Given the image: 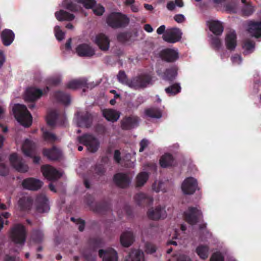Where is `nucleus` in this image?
I'll use <instances>...</instances> for the list:
<instances>
[{
	"mask_svg": "<svg viewBox=\"0 0 261 261\" xmlns=\"http://www.w3.org/2000/svg\"><path fill=\"white\" fill-rule=\"evenodd\" d=\"M91 170L94 176H101L105 174L106 169L102 164H96L94 167L91 168Z\"/></svg>",
	"mask_w": 261,
	"mask_h": 261,
	"instance_id": "nucleus-45",
	"label": "nucleus"
},
{
	"mask_svg": "<svg viewBox=\"0 0 261 261\" xmlns=\"http://www.w3.org/2000/svg\"><path fill=\"white\" fill-rule=\"evenodd\" d=\"M22 185L23 188L26 189L36 191L41 188L43 182L39 179L30 177L24 179Z\"/></svg>",
	"mask_w": 261,
	"mask_h": 261,
	"instance_id": "nucleus-22",
	"label": "nucleus"
},
{
	"mask_svg": "<svg viewBox=\"0 0 261 261\" xmlns=\"http://www.w3.org/2000/svg\"><path fill=\"white\" fill-rule=\"evenodd\" d=\"M255 43L251 40H247L244 41L243 47L249 51L254 48Z\"/></svg>",
	"mask_w": 261,
	"mask_h": 261,
	"instance_id": "nucleus-54",
	"label": "nucleus"
},
{
	"mask_svg": "<svg viewBox=\"0 0 261 261\" xmlns=\"http://www.w3.org/2000/svg\"><path fill=\"white\" fill-rule=\"evenodd\" d=\"M10 238L15 244L23 245L26 240L27 231L21 224H15L11 228Z\"/></svg>",
	"mask_w": 261,
	"mask_h": 261,
	"instance_id": "nucleus-5",
	"label": "nucleus"
},
{
	"mask_svg": "<svg viewBox=\"0 0 261 261\" xmlns=\"http://www.w3.org/2000/svg\"><path fill=\"white\" fill-rule=\"evenodd\" d=\"M148 174L146 172H143L139 173L136 178L137 187H142L147 181L148 179Z\"/></svg>",
	"mask_w": 261,
	"mask_h": 261,
	"instance_id": "nucleus-49",
	"label": "nucleus"
},
{
	"mask_svg": "<svg viewBox=\"0 0 261 261\" xmlns=\"http://www.w3.org/2000/svg\"><path fill=\"white\" fill-rule=\"evenodd\" d=\"M43 138L45 141L49 143H54L57 140V136L53 133L45 131L43 132Z\"/></svg>",
	"mask_w": 261,
	"mask_h": 261,
	"instance_id": "nucleus-50",
	"label": "nucleus"
},
{
	"mask_svg": "<svg viewBox=\"0 0 261 261\" xmlns=\"http://www.w3.org/2000/svg\"><path fill=\"white\" fill-rule=\"evenodd\" d=\"M89 243L90 247L93 249V251L95 252L97 249L102 247L103 241L99 238H92L90 239Z\"/></svg>",
	"mask_w": 261,
	"mask_h": 261,
	"instance_id": "nucleus-47",
	"label": "nucleus"
},
{
	"mask_svg": "<svg viewBox=\"0 0 261 261\" xmlns=\"http://www.w3.org/2000/svg\"><path fill=\"white\" fill-rule=\"evenodd\" d=\"M145 114L147 116L153 118L159 119L162 116L161 111L155 108H150L146 109Z\"/></svg>",
	"mask_w": 261,
	"mask_h": 261,
	"instance_id": "nucleus-42",
	"label": "nucleus"
},
{
	"mask_svg": "<svg viewBox=\"0 0 261 261\" xmlns=\"http://www.w3.org/2000/svg\"><path fill=\"white\" fill-rule=\"evenodd\" d=\"M58 117V114L56 111H51L48 112L46 117L47 124L51 127L54 126Z\"/></svg>",
	"mask_w": 261,
	"mask_h": 261,
	"instance_id": "nucleus-44",
	"label": "nucleus"
},
{
	"mask_svg": "<svg viewBox=\"0 0 261 261\" xmlns=\"http://www.w3.org/2000/svg\"><path fill=\"white\" fill-rule=\"evenodd\" d=\"M254 12V8L251 6L247 5L243 9L244 14L247 16L251 15Z\"/></svg>",
	"mask_w": 261,
	"mask_h": 261,
	"instance_id": "nucleus-59",
	"label": "nucleus"
},
{
	"mask_svg": "<svg viewBox=\"0 0 261 261\" xmlns=\"http://www.w3.org/2000/svg\"><path fill=\"white\" fill-rule=\"evenodd\" d=\"M87 80L86 79H79L70 81L67 85V88L70 89H76L82 87L89 88Z\"/></svg>",
	"mask_w": 261,
	"mask_h": 261,
	"instance_id": "nucleus-31",
	"label": "nucleus"
},
{
	"mask_svg": "<svg viewBox=\"0 0 261 261\" xmlns=\"http://www.w3.org/2000/svg\"><path fill=\"white\" fill-rule=\"evenodd\" d=\"M140 149H139V152H142L144 151L145 148L148 146V141L146 139H143L140 142Z\"/></svg>",
	"mask_w": 261,
	"mask_h": 261,
	"instance_id": "nucleus-61",
	"label": "nucleus"
},
{
	"mask_svg": "<svg viewBox=\"0 0 261 261\" xmlns=\"http://www.w3.org/2000/svg\"><path fill=\"white\" fill-rule=\"evenodd\" d=\"M42 153L49 160L53 161H59L62 155L61 150L56 146H53L51 148L43 149Z\"/></svg>",
	"mask_w": 261,
	"mask_h": 261,
	"instance_id": "nucleus-21",
	"label": "nucleus"
},
{
	"mask_svg": "<svg viewBox=\"0 0 261 261\" xmlns=\"http://www.w3.org/2000/svg\"><path fill=\"white\" fill-rule=\"evenodd\" d=\"M139 118L136 116H125L121 121V127L123 130H127L137 127Z\"/></svg>",
	"mask_w": 261,
	"mask_h": 261,
	"instance_id": "nucleus-16",
	"label": "nucleus"
},
{
	"mask_svg": "<svg viewBox=\"0 0 261 261\" xmlns=\"http://www.w3.org/2000/svg\"><path fill=\"white\" fill-rule=\"evenodd\" d=\"M1 37L3 44L8 46L13 42L15 34L11 30L6 29L2 32Z\"/></svg>",
	"mask_w": 261,
	"mask_h": 261,
	"instance_id": "nucleus-29",
	"label": "nucleus"
},
{
	"mask_svg": "<svg viewBox=\"0 0 261 261\" xmlns=\"http://www.w3.org/2000/svg\"><path fill=\"white\" fill-rule=\"evenodd\" d=\"M55 16L57 20L62 21H71L74 19L75 16L66 11L60 10L55 13Z\"/></svg>",
	"mask_w": 261,
	"mask_h": 261,
	"instance_id": "nucleus-39",
	"label": "nucleus"
},
{
	"mask_svg": "<svg viewBox=\"0 0 261 261\" xmlns=\"http://www.w3.org/2000/svg\"><path fill=\"white\" fill-rule=\"evenodd\" d=\"M197 181L194 178L190 177L186 178L182 182L181 189L184 194H192L197 189Z\"/></svg>",
	"mask_w": 261,
	"mask_h": 261,
	"instance_id": "nucleus-17",
	"label": "nucleus"
},
{
	"mask_svg": "<svg viewBox=\"0 0 261 261\" xmlns=\"http://www.w3.org/2000/svg\"><path fill=\"white\" fill-rule=\"evenodd\" d=\"M35 205L37 212L40 213H47L50 209L48 200L43 194L36 196Z\"/></svg>",
	"mask_w": 261,
	"mask_h": 261,
	"instance_id": "nucleus-12",
	"label": "nucleus"
},
{
	"mask_svg": "<svg viewBox=\"0 0 261 261\" xmlns=\"http://www.w3.org/2000/svg\"><path fill=\"white\" fill-rule=\"evenodd\" d=\"M225 45L227 49L233 50L237 46V34L234 31H229L226 35Z\"/></svg>",
	"mask_w": 261,
	"mask_h": 261,
	"instance_id": "nucleus-27",
	"label": "nucleus"
},
{
	"mask_svg": "<svg viewBox=\"0 0 261 261\" xmlns=\"http://www.w3.org/2000/svg\"><path fill=\"white\" fill-rule=\"evenodd\" d=\"M62 6L64 8L71 12H76L79 9V6L71 0H64Z\"/></svg>",
	"mask_w": 261,
	"mask_h": 261,
	"instance_id": "nucleus-46",
	"label": "nucleus"
},
{
	"mask_svg": "<svg viewBox=\"0 0 261 261\" xmlns=\"http://www.w3.org/2000/svg\"><path fill=\"white\" fill-rule=\"evenodd\" d=\"M182 33L178 28H173L167 29L163 36L164 41L170 43L179 41L181 38Z\"/></svg>",
	"mask_w": 261,
	"mask_h": 261,
	"instance_id": "nucleus-11",
	"label": "nucleus"
},
{
	"mask_svg": "<svg viewBox=\"0 0 261 261\" xmlns=\"http://www.w3.org/2000/svg\"><path fill=\"white\" fill-rule=\"evenodd\" d=\"M181 87L179 83H174L165 88V91L169 96H174L181 91Z\"/></svg>",
	"mask_w": 261,
	"mask_h": 261,
	"instance_id": "nucleus-41",
	"label": "nucleus"
},
{
	"mask_svg": "<svg viewBox=\"0 0 261 261\" xmlns=\"http://www.w3.org/2000/svg\"><path fill=\"white\" fill-rule=\"evenodd\" d=\"M33 199L31 197H22L18 201V205L21 211H30L33 204Z\"/></svg>",
	"mask_w": 261,
	"mask_h": 261,
	"instance_id": "nucleus-33",
	"label": "nucleus"
},
{
	"mask_svg": "<svg viewBox=\"0 0 261 261\" xmlns=\"http://www.w3.org/2000/svg\"><path fill=\"white\" fill-rule=\"evenodd\" d=\"M85 202L91 210L98 214H104L111 208L110 204L108 201L102 200L95 203L94 198L90 194L86 196Z\"/></svg>",
	"mask_w": 261,
	"mask_h": 261,
	"instance_id": "nucleus-4",
	"label": "nucleus"
},
{
	"mask_svg": "<svg viewBox=\"0 0 261 261\" xmlns=\"http://www.w3.org/2000/svg\"><path fill=\"white\" fill-rule=\"evenodd\" d=\"M80 143L87 147L88 150L91 152H95L99 147L98 140L93 135L88 134H84L77 137Z\"/></svg>",
	"mask_w": 261,
	"mask_h": 261,
	"instance_id": "nucleus-6",
	"label": "nucleus"
},
{
	"mask_svg": "<svg viewBox=\"0 0 261 261\" xmlns=\"http://www.w3.org/2000/svg\"><path fill=\"white\" fill-rule=\"evenodd\" d=\"M9 170L5 164L0 165V175L2 176H6L9 174Z\"/></svg>",
	"mask_w": 261,
	"mask_h": 261,
	"instance_id": "nucleus-58",
	"label": "nucleus"
},
{
	"mask_svg": "<svg viewBox=\"0 0 261 261\" xmlns=\"http://www.w3.org/2000/svg\"><path fill=\"white\" fill-rule=\"evenodd\" d=\"M41 171L43 176L49 180H56L62 176V174L59 171L49 165L42 166Z\"/></svg>",
	"mask_w": 261,
	"mask_h": 261,
	"instance_id": "nucleus-13",
	"label": "nucleus"
},
{
	"mask_svg": "<svg viewBox=\"0 0 261 261\" xmlns=\"http://www.w3.org/2000/svg\"><path fill=\"white\" fill-rule=\"evenodd\" d=\"M84 257L86 260L88 261H94L95 259V255H93L91 252H85L84 253Z\"/></svg>",
	"mask_w": 261,
	"mask_h": 261,
	"instance_id": "nucleus-60",
	"label": "nucleus"
},
{
	"mask_svg": "<svg viewBox=\"0 0 261 261\" xmlns=\"http://www.w3.org/2000/svg\"><path fill=\"white\" fill-rule=\"evenodd\" d=\"M152 77L148 73H142L130 79L128 87L135 90L144 89L152 84Z\"/></svg>",
	"mask_w": 261,
	"mask_h": 261,
	"instance_id": "nucleus-3",
	"label": "nucleus"
},
{
	"mask_svg": "<svg viewBox=\"0 0 261 261\" xmlns=\"http://www.w3.org/2000/svg\"><path fill=\"white\" fill-rule=\"evenodd\" d=\"M147 216L150 219L158 220L165 218L167 216V213L165 207L159 205L155 208H149L147 212Z\"/></svg>",
	"mask_w": 261,
	"mask_h": 261,
	"instance_id": "nucleus-18",
	"label": "nucleus"
},
{
	"mask_svg": "<svg viewBox=\"0 0 261 261\" xmlns=\"http://www.w3.org/2000/svg\"><path fill=\"white\" fill-rule=\"evenodd\" d=\"M76 51L80 57H91L95 54V51L92 47L86 43L79 45L76 48Z\"/></svg>",
	"mask_w": 261,
	"mask_h": 261,
	"instance_id": "nucleus-25",
	"label": "nucleus"
},
{
	"mask_svg": "<svg viewBox=\"0 0 261 261\" xmlns=\"http://www.w3.org/2000/svg\"><path fill=\"white\" fill-rule=\"evenodd\" d=\"M248 32L253 36L259 38L261 36V22L251 21L248 24Z\"/></svg>",
	"mask_w": 261,
	"mask_h": 261,
	"instance_id": "nucleus-32",
	"label": "nucleus"
},
{
	"mask_svg": "<svg viewBox=\"0 0 261 261\" xmlns=\"http://www.w3.org/2000/svg\"><path fill=\"white\" fill-rule=\"evenodd\" d=\"M125 261H144V253L139 249H132Z\"/></svg>",
	"mask_w": 261,
	"mask_h": 261,
	"instance_id": "nucleus-34",
	"label": "nucleus"
},
{
	"mask_svg": "<svg viewBox=\"0 0 261 261\" xmlns=\"http://www.w3.org/2000/svg\"><path fill=\"white\" fill-rule=\"evenodd\" d=\"M231 60L233 63L240 64L242 62L241 57L238 54L234 55L233 56H232L231 58Z\"/></svg>",
	"mask_w": 261,
	"mask_h": 261,
	"instance_id": "nucleus-63",
	"label": "nucleus"
},
{
	"mask_svg": "<svg viewBox=\"0 0 261 261\" xmlns=\"http://www.w3.org/2000/svg\"><path fill=\"white\" fill-rule=\"evenodd\" d=\"M113 180L118 187L121 188H125L129 186L131 179L127 174L118 173L114 175Z\"/></svg>",
	"mask_w": 261,
	"mask_h": 261,
	"instance_id": "nucleus-20",
	"label": "nucleus"
},
{
	"mask_svg": "<svg viewBox=\"0 0 261 261\" xmlns=\"http://www.w3.org/2000/svg\"><path fill=\"white\" fill-rule=\"evenodd\" d=\"M107 23L113 29L125 28L129 22V18L120 12H112L107 18Z\"/></svg>",
	"mask_w": 261,
	"mask_h": 261,
	"instance_id": "nucleus-2",
	"label": "nucleus"
},
{
	"mask_svg": "<svg viewBox=\"0 0 261 261\" xmlns=\"http://www.w3.org/2000/svg\"><path fill=\"white\" fill-rule=\"evenodd\" d=\"M55 98L59 102L65 105H68L70 102V95L62 91H57L54 94Z\"/></svg>",
	"mask_w": 261,
	"mask_h": 261,
	"instance_id": "nucleus-40",
	"label": "nucleus"
},
{
	"mask_svg": "<svg viewBox=\"0 0 261 261\" xmlns=\"http://www.w3.org/2000/svg\"><path fill=\"white\" fill-rule=\"evenodd\" d=\"M54 31L55 36L58 40L61 41L64 38L65 34L59 26H56Z\"/></svg>",
	"mask_w": 261,
	"mask_h": 261,
	"instance_id": "nucleus-53",
	"label": "nucleus"
},
{
	"mask_svg": "<svg viewBox=\"0 0 261 261\" xmlns=\"http://www.w3.org/2000/svg\"><path fill=\"white\" fill-rule=\"evenodd\" d=\"M78 3L82 4L86 9H92L93 13L97 16H101L105 12V8L100 5L93 8L96 4L95 0H75Z\"/></svg>",
	"mask_w": 261,
	"mask_h": 261,
	"instance_id": "nucleus-15",
	"label": "nucleus"
},
{
	"mask_svg": "<svg viewBox=\"0 0 261 261\" xmlns=\"http://www.w3.org/2000/svg\"><path fill=\"white\" fill-rule=\"evenodd\" d=\"M174 19L178 23H182L185 20V18L182 14L175 15L174 17Z\"/></svg>",
	"mask_w": 261,
	"mask_h": 261,
	"instance_id": "nucleus-64",
	"label": "nucleus"
},
{
	"mask_svg": "<svg viewBox=\"0 0 261 261\" xmlns=\"http://www.w3.org/2000/svg\"><path fill=\"white\" fill-rule=\"evenodd\" d=\"M174 158L169 153H166L163 155L160 160V166L163 168H167L172 166L174 163Z\"/></svg>",
	"mask_w": 261,
	"mask_h": 261,
	"instance_id": "nucleus-38",
	"label": "nucleus"
},
{
	"mask_svg": "<svg viewBox=\"0 0 261 261\" xmlns=\"http://www.w3.org/2000/svg\"><path fill=\"white\" fill-rule=\"evenodd\" d=\"M32 239L35 242L40 243L43 239V234L40 230H34L32 233Z\"/></svg>",
	"mask_w": 261,
	"mask_h": 261,
	"instance_id": "nucleus-51",
	"label": "nucleus"
},
{
	"mask_svg": "<svg viewBox=\"0 0 261 261\" xmlns=\"http://www.w3.org/2000/svg\"><path fill=\"white\" fill-rule=\"evenodd\" d=\"M117 78L119 83L128 87L130 79L128 78L127 75L124 70H120L117 75Z\"/></svg>",
	"mask_w": 261,
	"mask_h": 261,
	"instance_id": "nucleus-48",
	"label": "nucleus"
},
{
	"mask_svg": "<svg viewBox=\"0 0 261 261\" xmlns=\"http://www.w3.org/2000/svg\"><path fill=\"white\" fill-rule=\"evenodd\" d=\"M211 45L215 50H218L222 45L221 41L218 37H213L211 40Z\"/></svg>",
	"mask_w": 261,
	"mask_h": 261,
	"instance_id": "nucleus-52",
	"label": "nucleus"
},
{
	"mask_svg": "<svg viewBox=\"0 0 261 261\" xmlns=\"http://www.w3.org/2000/svg\"><path fill=\"white\" fill-rule=\"evenodd\" d=\"M138 36V31L134 29L119 33L117 36V39L118 42L121 43L130 44L137 40Z\"/></svg>",
	"mask_w": 261,
	"mask_h": 261,
	"instance_id": "nucleus-10",
	"label": "nucleus"
},
{
	"mask_svg": "<svg viewBox=\"0 0 261 261\" xmlns=\"http://www.w3.org/2000/svg\"><path fill=\"white\" fill-rule=\"evenodd\" d=\"M99 256L102 258L103 261H117V252L113 248L107 250L100 249L98 251Z\"/></svg>",
	"mask_w": 261,
	"mask_h": 261,
	"instance_id": "nucleus-23",
	"label": "nucleus"
},
{
	"mask_svg": "<svg viewBox=\"0 0 261 261\" xmlns=\"http://www.w3.org/2000/svg\"><path fill=\"white\" fill-rule=\"evenodd\" d=\"M202 212L195 207H189L188 210L184 212L185 220L191 225L196 224L202 217Z\"/></svg>",
	"mask_w": 261,
	"mask_h": 261,
	"instance_id": "nucleus-8",
	"label": "nucleus"
},
{
	"mask_svg": "<svg viewBox=\"0 0 261 261\" xmlns=\"http://www.w3.org/2000/svg\"><path fill=\"white\" fill-rule=\"evenodd\" d=\"M93 117L92 115L86 112L82 114L78 118L77 124L80 127H90L92 123Z\"/></svg>",
	"mask_w": 261,
	"mask_h": 261,
	"instance_id": "nucleus-30",
	"label": "nucleus"
},
{
	"mask_svg": "<svg viewBox=\"0 0 261 261\" xmlns=\"http://www.w3.org/2000/svg\"><path fill=\"white\" fill-rule=\"evenodd\" d=\"M114 160L117 163H120L121 161V153L119 150H115L114 153Z\"/></svg>",
	"mask_w": 261,
	"mask_h": 261,
	"instance_id": "nucleus-62",
	"label": "nucleus"
},
{
	"mask_svg": "<svg viewBox=\"0 0 261 261\" xmlns=\"http://www.w3.org/2000/svg\"><path fill=\"white\" fill-rule=\"evenodd\" d=\"M209 29L215 35H221L223 32L224 27L221 22L218 20H214L210 22Z\"/></svg>",
	"mask_w": 261,
	"mask_h": 261,
	"instance_id": "nucleus-37",
	"label": "nucleus"
},
{
	"mask_svg": "<svg viewBox=\"0 0 261 261\" xmlns=\"http://www.w3.org/2000/svg\"><path fill=\"white\" fill-rule=\"evenodd\" d=\"M134 198L138 205L141 206H149L153 202V198L143 193L137 194Z\"/></svg>",
	"mask_w": 261,
	"mask_h": 261,
	"instance_id": "nucleus-26",
	"label": "nucleus"
},
{
	"mask_svg": "<svg viewBox=\"0 0 261 261\" xmlns=\"http://www.w3.org/2000/svg\"><path fill=\"white\" fill-rule=\"evenodd\" d=\"M14 115L17 121L25 127H30L32 123V116L25 106L16 104L13 108Z\"/></svg>",
	"mask_w": 261,
	"mask_h": 261,
	"instance_id": "nucleus-1",
	"label": "nucleus"
},
{
	"mask_svg": "<svg viewBox=\"0 0 261 261\" xmlns=\"http://www.w3.org/2000/svg\"><path fill=\"white\" fill-rule=\"evenodd\" d=\"M102 115L107 120L114 122L118 120L120 113L113 109H105L102 111Z\"/></svg>",
	"mask_w": 261,
	"mask_h": 261,
	"instance_id": "nucleus-35",
	"label": "nucleus"
},
{
	"mask_svg": "<svg viewBox=\"0 0 261 261\" xmlns=\"http://www.w3.org/2000/svg\"><path fill=\"white\" fill-rule=\"evenodd\" d=\"M61 79L59 76L53 77L48 80V84L51 86H57L60 84Z\"/></svg>",
	"mask_w": 261,
	"mask_h": 261,
	"instance_id": "nucleus-57",
	"label": "nucleus"
},
{
	"mask_svg": "<svg viewBox=\"0 0 261 261\" xmlns=\"http://www.w3.org/2000/svg\"><path fill=\"white\" fill-rule=\"evenodd\" d=\"M178 68L177 65H173L166 68L164 71L161 69L156 70V74L163 80L169 82H173L176 78L178 74Z\"/></svg>",
	"mask_w": 261,
	"mask_h": 261,
	"instance_id": "nucleus-7",
	"label": "nucleus"
},
{
	"mask_svg": "<svg viewBox=\"0 0 261 261\" xmlns=\"http://www.w3.org/2000/svg\"><path fill=\"white\" fill-rule=\"evenodd\" d=\"M209 247L206 245H201L198 246L196 249V252L202 259H205L208 257Z\"/></svg>",
	"mask_w": 261,
	"mask_h": 261,
	"instance_id": "nucleus-43",
	"label": "nucleus"
},
{
	"mask_svg": "<svg viewBox=\"0 0 261 261\" xmlns=\"http://www.w3.org/2000/svg\"><path fill=\"white\" fill-rule=\"evenodd\" d=\"M210 261H224V257L220 252H216L212 255Z\"/></svg>",
	"mask_w": 261,
	"mask_h": 261,
	"instance_id": "nucleus-55",
	"label": "nucleus"
},
{
	"mask_svg": "<svg viewBox=\"0 0 261 261\" xmlns=\"http://www.w3.org/2000/svg\"><path fill=\"white\" fill-rule=\"evenodd\" d=\"M160 56L162 60L168 63L174 62L179 58L178 53L172 48L163 49Z\"/></svg>",
	"mask_w": 261,
	"mask_h": 261,
	"instance_id": "nucleus-19",
	"label": "nucleus"
},
{
	"mask_svg": "<svg viewBox=\"0 0 261 261\" xmlns=\"http://www.w3.org/2000/svg\"><path fill=\"white\" fill-rule=\"evenodd\" d=\"M145 251L147 253H153L156 251V247L153 244L147 242L145 245Z\"/></svg>",
	"mask_w": 261,
	"mask_h": 261,
	"instance_id": "nucleus-56",
	"label": "nucleus"
},
{
	"mask_svg": "<svg viewBox=\"0 0 261 261\" xmlns=\"http://www.w3.org/2000/svg\"><path fill=\"white\" fill-rule=\"evenodd\" d=\"M134 241V236L132 231L124 232L120 237V242L122 246L127 247L132 245Z\"/></svg>",
	"mask_w": 261,
	"mask_h": 261,
	"instance_id": "nucleus-36",
	"label": "nucleus"
},
{
	"mask_svg": "<svg viewBox=\"0 0 261 261\" xmlns=\"http://www.w3.org/2000/svg\"><path fill=\"white\" fill-rule=\"evenodd\" d=\"M43 92L41 89L30 88L26 91L25 99L30 102H34L40 98L43 95Z\"/></svg>",
	"mask_w": 261,
	"mask_h": 261,
	"instance_id": "nucleus-28",
	"label": "nucleus"
},
{
	"mask_svg": "<svg viewBox=\"0 0 261 261\" xmlns=\"http://www.w3.org/2000/svg\"><path fill=\"white\" fill-rule=\"evenodd\" d=\"M36 144L32 141L27 139H26L22 147V150L23 154L27 156L33 158V163L39 164L40 158L39 156L34 155L35 153Z\"/></svg>",
	"mask_w": 261,
	"mask_h": 261,
	"instance_id": "nucleus-9",
	"label": "nucleus"
},
{
	"mask_svg": "<svg viewBox=\"0 0 261 261\" xmlns=\"http://www.w3.org/2000/svg\"><path fill=\"white\" fill-rule=\"evenodd\" d=\"M95 43L101 50L103 51L108 50L110 47V40L109 38L102 33L99 34L96 36Z\"/></svg>",
	"mask_w": 261,
	"mask_h": 261,
	"instance_id": "nucleus-24",
	"label": "nucleus"
},
{
	"mask_svg": "<svg viewBox=\"0 0 261 261\" xmlns=\"http://www.w3.org/2000/svg\"><path fill=\"white\" fill-rule=\"evenodd\" d=\"M9 160L11 165L17 171L24 173L28 171V166L23 163L22 159L19 158L16 153L11 154L10 155Z\"/></svg>",
	"mask_w": 261,
	"mask_h": 261,
	"instance_id": "nucleus-14",
	"label": "nucleus"
}]
</instances>
